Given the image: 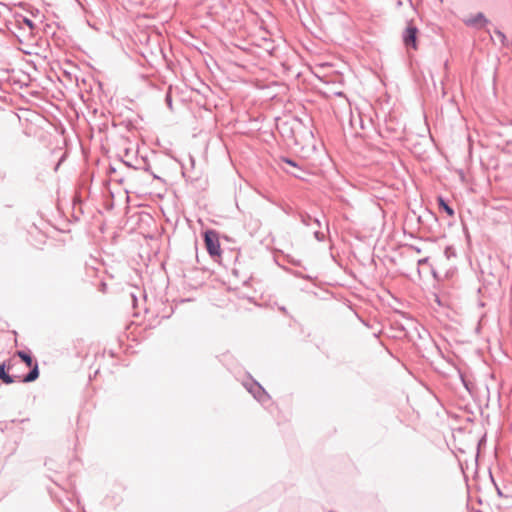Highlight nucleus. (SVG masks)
<instances>
[{"label":"nucleus","instance_id":"obj_1","mask_svg":"<svg viewBox=\"0 0 512 512\" xmlns=\"http://www.w3.org/2000/svg\"><path fill=\"white\" fill-rule=\"evenodd\" d=\"M20 363L15 358H10L7 361H4L0 364V379L5 384H11L15 381H20L22 377L20 375L9 374V372H13L14 368Z\"/></svg>","mask_w":512,"mask_h":512},{"label":"nucleus","instance_id":"obj_2","mask_svg":"<svg viewBox=\"0 0 512 512\" xmlns=\"http://www.w3.org/2000/svg\"><path fill=\"white\" fill-rule=\"evenodd\" d=\"M204 242L209 255L213 258L221 257V247L218 233L214 230H207L204 233Z\"/></svg>","mask_w":512,"mask_h":512},{"label":"nucleus","instance_id":"obj_3","mask_svg":"<svg viewBox=\"0 0 512 512\" xmlns=\"http://www.w3.org/2000/svg\"><path fill=\"white\" fill-rule=\"evenodd\" d=\"M16 355L25 362L26 366L31 368L30 372L22 377L21 382L28 383L35 381L39 376V368L37 362H34L31 355L25 351H17Z\"/></svg>","mask_w":512,"mask_h":512},{"label":"nucleus","instance_id":"obj_4","mask_svg":"<svg viewBox=\"0 0 512 512\" xmlns=\"http://www.w3.org/2000/svg\"><path fill=\"white\" fill-rule=\"evenodd\" d=\"M419 30L416 27V25L413 23V21H409L407 23L406 28L402 32V41L406 49H418V38Z\"/></svg>","mask_w":512,"mask_h":512},{"label":"nucleus","instance_id":"obj_5","mask_svg":"<svg viewBox=\"0 0 512 512\" xmlns=\"http://www.w3.org/2000/svg\"><path fill=\"white\" fill-rule=\"evenodd\" d=\"M464 23L469 27L481 28L489 23V20L482 12L477 13L464 20Z\"/></svg>","mask_w":512,"mask_h":512},{"label":"nucleus","instance_id":"obj_6","mask_svg":"<svg viewBox=\"0 0 512 512\" xmlns=\"http://www.w3.org/2000/svg\"><path fill=\"white\" fill-rule=\"evenodd\" d=\"M439 208L443 209L450 217L454 216V210L445 202L442 197L438 198Z\"/></svg>","mask_w":512,"mask_h":512},{"label":"nucleus","instance_id":"obj_7","mask_svg":"<svg viewBox=\"0 0 512 512\" xmlns=\"http://www.w3.org/2000/svg\"><path fill=\"white\" fill-rule=\"evenodd\" d=\"M494 33H495L496 37L498 38L499 42L501 43V45L505 46L507 43V38H506L505 34L499 29H495Z\"/></svg>","mask_w":512,"mask_h":512},{"label":"nucleus","instance_id":"obj_8","mask_svg":"<svg viewBox=\"0 0 512 512\" xmlns=\"http://www.w3.org/2000/svg\"><path fill=\"white\" fill-rule=\"evenodd\" d=\"M22 21H23V23H24L26 26H28V27H29V29H30V30H33V29H34L35 24L33 23V21H32V20H30L29 18L24 17V18L22 19Z\"/></svg>","mask_w":512,"mask_h":512},{"label":"nucleus","instance_id":"obj_9","mask_svg":"<svg viewBox=\"0 0 512 512\" xmlns=\"http://www.w3.org/2000/svg\"><path fill=\"white\" fill-rule=\"evenodd\" d=\"M283 161H284L285 163H287V164L291 165V166H294V167H296V166H297V164H296L293 160H291V159L284 158V159H283Z\"/></svg>","mask_w":512,"mask_h":512},{"label":"nucleus","instance_id":"obj_10","mask_svg":"<svg viewBox=\"0 0 512 512\" xmlns=\"http://www.w3.org/2000/svg\"><path fill=\"white\" fill-rule=\"evenodd\" d=\"M311 220V217L310 216H302V222L305 224V225H309V221Z\"/></svg>","mask_w":512,"mask_h":512},{"label":"nucleus","instance_id":"obj_11","mask_svg":"<svg viewBox=\"0 0 512 512\" xmlns=\"http://www.w3.org/2000/svg\"><path fill=\"white\" fill-rule=\"evenodd\" d=\"M428 260H429V258L425 257V258L419 259L417 263H418L419 266L420 265H424V264H426L428 262Z\"/></svg>","mask_w":512,"mask_h":512},{"label":"nucleus","instance_id":"obj_12","mask_svg":"<svg viewBox=\"0 0 512 512\" xmlns=\"http://www.w3.org/2000/svg\"><path fill=\"white\" fill-rule=\"evenodd\" d=\"M166 101H167L168 105L171 106L172 100H171V96L169 94H167V96H166Z\"/></svg>","mask_w":512,"mask_h":512},{"label":"nucleus","instance_id":"obj_13","mask_svg":"<svg viewBox=\"0 0 512 512\" xmlns=\"http://www.w3.org/2000/svg\"><path fill=\"white\" fill-rule=\"evenodd\" d=\"M411 249H413L416 253H421V249L415 246H411Z\"/></svg>","mask_w":512,"mask_h":512},{"label":"nucleus","instance_id":"obj_14","mask_svg":"<svg viewBox=\"0 0 512 512\" xmlns=\"http://www.w3.org/2000/svg\"><path fill=\"white\" fill-rule=\"evenodd\" d=\"M314 222H315L317 225H320L319 220L314 219Z\"/></svg>","mask_w":512,"mask_h":512}]
</instances>
